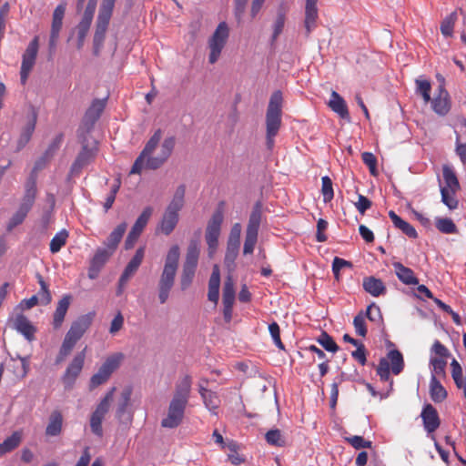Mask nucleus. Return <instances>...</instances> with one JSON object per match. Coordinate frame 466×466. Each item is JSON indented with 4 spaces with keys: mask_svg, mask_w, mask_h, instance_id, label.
<instances>
[{
    "mask_svg": "<svg viewBox=\"0 0 466 466\" xmlns=\"http://www.w3.org/2000/svg\"><path fill=\"white\" fill-rule=\"evenodd\" d=\"M161 138L162 132L157 129L135 160L130 174H141L143 168L155 170L163 166L173 152L175 138L172 137L165 138L159 145Z\"/></svg>",
    "mask_w": 466,
    "mask_h": 466,
    "instance_id": "f257e3e1",
    "label": "nucleus"
},
{
    "mask_svg": "<svg viewBox=\"0 0 466 466\" xmlns=\"http://www.w3.org/2000/svg\"><path fill=\"white\" fill-rule=\"evenodd\" d=\"M179 257V247L172 246L166 256L164 268L157 283L158 300L161 304L167 302L174 286Z\"/></svg>",
    "mask_w": 466,
    "mask_h": 466,
    "instance_id": "f03ea898",
    "label": "nucleus"
},
{
    "mask_svg": "<svg viewBox=\"0 0 466 466\" xmlns=\"http://www.w3.org/2000/svg\"><path fill=\"white\" fill-rule=\"evenodd\" d=\"M95 315V312H88L85 315L79 316L75 321L72 322L56 356V364L63 362L71 353L77 341L84 336V334L91 326Z\"/></svg>",
    "mask_w": 466,
    "mask_h": 466,
    "instance_id": "7ed1b4c3",
    "label": "nucleus"
},
{
    "mask_svg": "<svg viewBox=\"0 0 466 466\" xmlns=\"http://www.w3.org/2000/svg\"><path fill=\"white\" fill-rule=\"evenodd\" d=\"M282 93L275 91L269 99L266 112V144L268 149L274 147V138L281 127Z\"/></svg>",
    "mask_w": 466,
    "mask_h": 466,
    "instance_id": "20e7f679",
    "label": "nucleus"
},
{
    "mask_svg": "<svg viewBox=\"0 0 466 466\" xmlns=\"http://www.w3.org/2000/svg\"><path fill=\"white\" fill-rule=\"evenodd\" d=\"M404 365L402 353L399 350H391L385 358L380 360L376 371L380 380L388 381L390 371L394 375H399L403 370Z\"/></svg>",
    "mask_w": 466,
    "mask_h": 466,
    "instance_id": "39448f33",
    "label": "nucleus"
},
{
    "mask_svg": "<svg viewBox=\"0 0 466 466\" xmlns=\"http://www.w3.org/2000/svg\"><path fill=\"white\" fill-rule=\"evenodd\" d=\"M229 36V28L226 22H220L210 38L208 45L209 48L208 61L210 64H215L225 47Z\"/></svg>",
    "mask_w": 466,
    "mask_h": 466,
    "instance_id": "423d86ee",
    "label": "nucleus"
},
{
    "mask_svg": "<svg viewBox=\"0 0 466 466\" xmlns=\"http://www.w3.org/2000/svg\"><path fill=\"white\" fill-rule=\"evenodd\" d=\"M77 137L82 145V148L70 168V173L74 176L78 175L85 167L89 165L95 159L97 153V147L96 146H89L86 134H83V132L77 133Z\"/></svg>",
    "mask_w": 466,
    "mask_h": 466,
    "instance_id": "0eeeda50",
    "label": "nucleus"
},
{
    "mask_svg": "<svg viewBox=\"0 0 466 466\" xmlns=\"http://www.w3.org/2000/svg\"><path fill=\"white\" fill-rule=\"evenodd\" d=\"M123 360V353H115L107 357L97 372L91 377L90 388L95 389L106 382L112 373L119 368Z\"/></svg>",
    "mask_w": 466,
    "mask_h": 466,
    "instance_id": "6e6552de",
    "label": "nucleus"
},
{
    "mask_svg": "<svg viewBox=\"0 0 466 466\" xmlns=\"http://www.w3.org/2000/svg\"><path fill=\"white\" fill-rule=\"evenodd\" d=\"M116 388L110 389L104 398L97 404L96 410L93 411L90 417V428L91 431L97 437L103 436L102 421L105 415L108 412L111 401L114 399Z\"/></svg>",
    "mask_w": 466,
    "mask_h": 466,
    "instance_id": "1a4fd4ad",
    "label": "nucleus"
},
{
    "mask_svg": "<svg viewBox=\"0 0 466 466\" xmlns=\"http://www.w3.org/2000/svg\"><path fill=\"white\" fill-rule=\"evenodd\" d=\"M224 216L221 208H218L208 220L205 239L208 248L209 256H213L218 246V238L220 236L221 225L223 223Z\"/></svg>",
    "mask_w": 466,
    "mask_h": 466,
    "instance_id": "9d476101",
    "label": "nucleus"
},
{
    "mask_svg": "<svg viewBox=\"0 0 466 466\" xmlns=\"http://www.w3.org/2000/svg\"><path fill=\"white\" fill-rule=\"evenodd\" d=\"M36 195L37 194L34 193V188L32 187L31 185H30V187H28L27 190L25 189V193H24L22 201L20 203V206H19L17 211L12 216V218H10V220L7 224V227H6L7 231H9V232L12 231L15 227H17L18 225H20L24 222L27 214L29 213V211L31 210V208H33V206L35 204Z\"/></svg>",
    "mask_w": 466,
    "mask_h": 466,
    "instance_id": "9b49d317",
    "label": "nucleus"
},
{
    "mask_svg": "<svg viewBox=\"0 0 466 466\" xmlns=\"http://www.w3.org/2000/svg\"><path fill=\"white\" fill-rule=\"evenodd\" d=\"M38 47V36H35L23 54L20 70V80L23 86L26 84L29 74L35 64Z\"/></svg>",
    "mask_w": 466,
    "mask_h": 466,
    "instance_id": "f8f14e48",
    "label": "nucleus"
},
{
    "mask_svg": "<svg viewBox=\"0 0 466 466\" xmlns=\"http://www.w3.org/2000/svg\"><path fill=\"white\" fill-rule=\"evenodd\" d=\"M105 106L106 103L104 100L95 99L86 111L77 133L83 132V134L88 135L96 122L99 119Z\"/></svg>",
    "mask_w": 466,
    "mask_h": 466,
    "instance_id": "ddd939ff",
    "label": "nucleus"
},
{
    "mask_svg": "<svg viewBox=\"0 0 466 466\" xmlns=\"http://www.w3.org/2000/svg\"><path fill=\"white\" fill-rule=\"evenodd\" d=\"M187 405V403L171 400L167 415L161 420V426L168 429L177 428L183 420Z\"/></svg>",
    "mask_w": 466,
    "mask_h": 466,
    "instance_id": "4468645a",
    "label": "nucleus"
},
{
    "mask_svg": "<svg viewBox=\"0 0 466 466\" xmlns=\"http://www.w3.org/2000/svg\"><path fill=\"white\" fill-rule=\"evenodd\" d=\"M86 347L84 348L83 350L76 353L69 365L67 366L64 375H63V382L68 386L72 387L75 383L76 378L80 374L83 370L85 360H86Z\"/></svg>",
    "mask_w": 466,
    "mask_h": 466,
    "instance_id": "2eb2a0df",
    "label": "nucleus"
},
{
    "mask_svg": "<svg viewBox=\"0 0 466 466\" xmlns=\"http://www.w3.org/2000/svg\"><path fill=\"white\" fill-rule=\"evenodd\" d=\"M145 255V248L143 247L137 249L136 254L128 262L127 267L125 268L120 279H119V287L117 289V295L122 293L123 287L127 284L129 279L136 273L141 265Z\"/></svg>",
    "mask_w": 466,
    "mask_h": 466,
    "instance_id": "dca6fc26",
    "label": "nucleus"
},
{
    "mask_svg": "<svg viewBox=\"0 0 466 466\" xmlns=\"http://www.w3.org/2000/svg\"><path fill=\"white\" fill-rule=\"evenodd\" d=\"M114 252L110 251L106 248H99L96 250L94 257L92 258L88 268V278L95 279L98 277L99 272L112 257Z\"/></svg>",
    "mask_w": 466,
    "mask_h": 466,
    "instance_id": "f3484780",
    "label": "nucleus"
},
{
    "mask_svg": "<svg viewBox=\"0 0 466 466\" xmlns=\"http://www.w3.org/2000/svg\"><path fill=\"white\" fill-rule=\"evenodd\" d=\"M432 110L439 116H446L451 107V100L448 91L443 86H439V93L431 98Z\"/></svg>",
    "mask_w": 466,
    "mask_h": 466,
    "instance_id": "a211bd4d",
    "label": "nucleus"
},
{
    "mask_svg": "<svg viewBox=\"0 0 466 466\" xmlns=\"http://www.w3.org/2000/svg\"><path fill=\"white\" fill-rule=\"evenodd\" d=\"M65 13L66 4L64 3L59 4L54 10L49 40L50 47H55L56 45L63 25Z\"/></svg>",
    "mask_w": 466,
    "mask_h": 466,
    "instance_id": "6ab92c4d",
    "label": "nucleus"
},
{
    "mask_svg": "<svg viewBox=\"0 0 466 466\" xmlns=\"http://www.w3.org/2000/svg\"><path fill=\"white\" fill-rule=\"evenodd\" d=\"M420 417L428 433L434 432L440 427L441 420L438 411L431 404H426L423 407Z\"/></svg>",
    "mask_w": 466,
    "mask_h": 466,
    "instance_id": "aec40b11",
    "label": "nucleus"
},
{
    "mask_svg": "<svg viewBox=\"0 0 466 466\" xmlns=\"http://www.w3.org/2000/svg\"><path fill=\"white\" fill-rule=\"evenodd\" d=\"M13 327L19 333H21L28 341L31 342L35 340L36 328L25 315L17 314L13 321Z\"/></svg>",
    "mask_w": 466,
    "mask_h": 466,
    "instance_id": "412c9836",
    "label": "nucleus"
},
{
    "mask_svg": "<svg viewBox=\"0 0 466 466\" xmlns=\"http://www.w3.org/2000/svg\"><path fill=\"white\" fill-rule=\"evenodd\" d=\"M37 121V114L33 111L32 115L28 117L26 124L23 127L19 138L16 143V151L22 150L26 144L30 141L32 135L35 131Z\"/></svg>",
    "mask_w": 466,
    "mask_h": 466,
    "instance_id": "4be33fe9",
    "label": "nucleus"
},
{
    "mask_svg": "<svg viewBox=\"0 0 466 466\" xmlns=\"http://www.w3.org/2000/svg\"><path fill=\"white\" fill-rule=\"evenodd\" d=\"M442 177L443 184H441V180H439L440 190L441 189H450L453 190H461V185L454 171L453 167L448 164H444L442 166Z\"/></svg>",
    "mask_w": 466,
    "mask_h": 466,
    "instance_id": "5701e85b",
    "label": "nucleus"
},
{
    "mask_svg": "<svg viewBox=\"0 0 466 466\" xmlns=\"http://www.w3.org/2000/svg\"><path fill=\"white\" fill-rule=\"evenodd\" d=\"M64 417L60 410H55L48 418V423L46 428V435L48 437H56L63 431Z\"/></svg>",
    "mask_w": 466,
    "mask_h": 466,
    "instance_id": "b1692460",
    "label": "nucleus"
},
{
    "mask_svg": "<svg viewBox=\"0 0 466 466\" xmlns=\"http://www.w3.org/2000/svg\"><path fill=\"white\" fill-rule=\"evenodd\" d=\"M71 302V296L65 295L57 303L53 315L52 325L55 329L61 328Z\"/></svg>",
    "mask_w": 466,
    "mask_h": 466,
    "instance_id": "393cba45",
    "label": "nucleus"
},
{
    "mask_svg": "<svg viewBox=\"0 0 466 466\" xmlns=\"http://www.w3.org/2000/svg\"><path fill=\"white\" fill-rule=\"evenodd\" d=\"M178 213L166 208L157 230L160 231L166 236L170 235L172 231L175 229L178 222Z\"/></svg>",
    "mask_w": 466,
    "mask_h": 466,
    "instance_id": "a878e982",
    "label": "nucleus"
},
{
    "mask_svg": "<svg viewBox=\"0 0 466 466\" xmlns=\"http://www.w3.org/2000/svg\"><path fill=\"white\" fill-rule=\"evenodd\" d=\"M392 266L396 276L403 284L417 285L419 283V279L411 268L405 267L400 262H394Z\"/></svg>",
    "mask_w": 466,
    "mask_h": 466,
    "instance_id": "bb28decb",
    "label": "nucleus"
},
{
    "mask_svg": "<svg viewBox=\"0 0 466 466\" xmlns=\"http://www.w3.org/2000/svg\"><path fill=\"white\" fill-rule=\"evenodd\" d=\"M191 377L189 375H185L177 384L172 400L187 403L191 390Z\"/></svg>",
    "mask_w": 466,
    "mask_h": 466,
    "instance_id": "cd10ccee",
    "label": "nucleus"
},
{
    "mask_svg": "<svg viewBox=\"0 0 466 466\" xmlns=\"http://www.w3.org/2000/svg\"><path fill=\"white\" fill-rule=\"evenodd\" d=\"M219 286H220V271L218 265H214L213 270L208 281V299L215 304L218 303L219 298Z\"/></svg>",
    "mask_w": 466,
    "mask_h": 466,
    "instance_id": "c85d7f7f",
    "label": "nucleus"
},
{
    "mask_svg": "<svg viewBox=\"0 0 466 466\" xmlns=\"http://www.w3.org/2000/svg\"><path fill=\"white\" fill-rule=\"evenodd\" d=\"M110 19L111 18L106 16L97 15L94 35V46L97 49L100 48L104 43Z\"/></svg>",
    "mask_w": 466,
    "mask_h": 466,
    "instance_id": "c756f323",
    "label": "nucleus"
},
{
    "mask_svg": "<svg viewBox=\"0 0 466 466\" xmlns=\"http://www.w3.org/2000/svg\"><path fill=\"white\" fill-rule=\"evenodd\" d=\"M127 228V224L126 222H122L116 226V228L109 234L106 240L105 241L106 248L114 252L116 250Z\"/></svg>",
    "mask_w": 466,
    "mask_h": 466,
    "instance_id": "7c9ffc66",
    "label": "nucleus"
},
{
    "mask_svg": "<svg viewBox=\"0 0 466 466\" xmlns=\"http://www.w3.org/2000/svg\"><path fill=\"white\" fill-rule=\"evenodd\" d=\"M362 286L364 290L373 297H379L386 292V287L382 280L375 277L364 278Z\"/></svg>",
    "mask_w": 466,
    "mask_h": 466,
    "instance_id": "2f4dec72",
    "label": "nucleus"
},
{
    "mask_svg": "<svg viewBox=\"0 0 466 466\" xmlns=\"http://www.w3.org/2000/svg\"><path fill=\"white\" fill-rule=\"evenodd\" d=\"M51 158H47L46 157V154L44 153V155L39 159H37L35 161L34 167L25 184V190H27L28 187H30V185H31L32 187L34 188V193L37 194V187H36L37 172L42 170L46 166L47 162Z\"/></svg>",
    "mask_w": 466,
    "mask_h": 466,
    "instance_id": "473e14b6",
    "label": "nucleus"
},
{
    "mask_svg": "<svg viewBox=\"0 0 466 466\" xmlns=\"http://www.w3.org/2000/svg\"><path fill=\"white\" fill-rule=\"evenodd\" d=\"M430 395L431 400L436 403H441L447 399L448 393L445 388L441 385V381L431 375L430 380Z\"/></svg>",
    "mask_w": 466,
    "mask_h": 466,
    "instance_id": "72a5a7b5",
    "label": "nucleus"
},
{
    "mask_svg": "<svg viewBox=\"0 0 466 466\" xmlns=\"http://www.w3.org/2000/svg\"><path fill=\"white\" fill-rule=\"evenodd\" d=\"M389 217L390 218L393 225L400 229L405 235L409 238H416L418 237V233L414 227L410 225L409 222L403 220L400 216H398L393 210L389 212Z\"/></svg>",
    "mask_w": 466,
    "mask_h": 466,
    "instance_id": "f704fd0d",
    "label": "nucleus"
},
{
    "mask_svg": "<svg viewBox=\"0 0 466 466\" xmlns=\"http://www.w3.org/2000/svg\"><path fill=\"white\" fill-rule=\"evenodd\" d=\"M132 390L131 388H126L122 390L120 399L116 408V417L117 420H122L130 406Z\"/></svg>",
    "mask_w": 466,
    "mask_h": 466,
    "instance_id": "c9c22d12",
    "label": "nucleus"
},
{
    "mask_svg": "<svg viewBox=\"0 0 466 466\" xmlns=\"http://www.w3.org/2000/svg\"><path fill=\"white\" fill-rule=\"evenodd\" d=\"M7 369L12 370L15 378L23 379L29 371V361L26 358L21 357L18 360L11 359Z\"/></svg>",
    "mask_w": 466,
    "mask_h": 466,
    "instance_id": "e433bc0d",
    "label": "nucleus"
},
{
    "mask_svg": "<svg viewBox=\"0 0 466 466\" xmlns=\"http://www.w3.org/2000/svg\"><path fill=\"white\" fill-rule=\"evenodd\" d=\"M329 106L342 118L349 117V110L345 100L336 92L332 91Z\"/></svg>",
    "mask_w": 466,
    "mask_h": 466,
    "instance_id": "4c0bfd02",
    "label": "nucleus"
},
{
    "mask_svg": "<svg viewBox=\"0 0 466 466\" xmlns=\"http://www.w3.org/2000/svg\"><path fill=\"white\" fill-rule=\"evenodd\" d=\"M261 221V205L257 203L249 216L246 233L256 235L258 234V228Z\"/></svg>",
    "mask_w": 466,
    "mask_h": 466,
    "instance_id": "58836bf2",
    "label": "nucleus"
},
{
    "mask_svg": "<svg viewBox=\"0 0 466 466\" xmlns=\"http://www.w3.org/2000/svg\"><path fill=\"white\" fill-rule=\"evenodd\" d=\"M35 278L40 286V289L37 292V294L35 296L38 299L39 304L44 305V306L48 305L52 300V296H51L48 285L45 281L43 276L40 273H36Z\"/></svg>",
    "mask_w": 466,
    "mask_h": 466,
    "instance_id": "ea45409f",
    "label": "nucleus"
},
{
    "mask_svg": "<svg viewBox=\"0 0 466 466\" xmlns=\"http://www.w3.org/2000/svg\"><path fill=\"white\" fill-rule=\"evenodd\" d=\"M185 194H186L185 185L178 186L174 193L172 200L167 207V209H169V210L178 213L184 206Z\"/></svg>",
    "mask_w": 466,
    "mask_h": 466,
    "instance_id": "a19ab883",
    "label": "nucleus"
},
{
    "mask_svg": "<svg viewBox=\"0 0 466 466\" xmlns=\"http://www.w3.org/2000/svg\"><path fill=\"white\" fill-rule=\"evenodd\" d=\"M152 213L153 208L151 207L145 208L140 216L137 218L130 231L140 237L141 233L148 223Z\"/></svg>",
    "mask_w": 466,
    "mask_h": 466,
    "instance_id": "79ce46f5",
    "label": "nucleus"
},
{
    "mask_svg": "<svg viewBox=\"0 0 466 466\" xmlns=\"http://www.w3.org/2000/svg\"><path fill=\"white\" fill-rule=\"evenodd\" d=\"M199 252L198 243L197 241H191L187 248L183 266L197 268Z\"/></svg>",
    "mask_w": 466,
    "mask_h": 466,
    "instance_id": "37998d69",
    "label": "nucleus"
},
{
    "mask_svg": "<svg viewBox=\"0 0 466 466\" xmlns=\"http://www.w3.org/2000/svg\"><path fill=\"white\" fill-rule=\"evenodd\" d=\"M20 442L21 433L18 431H15L11 436L6 438L2 443H0V457L17 448Z\"/></svg>",
    "mask_w": 466,
    "mask_h": 466,
    "instance_id": "c03bdc74",
    "label": "nucleus"
},
{
    "mask_svg": "<svg viewBox=\"0 0 466 466\" xmlns=\"http://www.w3.org/2000/svg\"><path fill=\"white\" fill-rule=\"evenodd\" d=\"M461 190H453L451 191L450 189H441L440 190L441 196V202L450 209L454 210L459 208V198L457 197V194Z\"/></svg>",
    "mask_w": 466,
    "mask_h": 466,
    "instance_id": "a18cd8bd",
    "label": "nucleus"
},
{
    "mask_svg": "<svg viewBox=\"0 0 466 466\" xmlns=\"http://www.w3.org/2000/svg\"><path fill=\"white\" fill-rule=\"evenodd\" d=\"M318 17V7H305L304 25L306 28L307 35H309L311 33V31L316 27V22Z\"/></svg>",
    "mask_w": 466,
    "mask_h": 466,
    "instance_id": "49530a36",
    "label": "nucleus"
},
{
    "mask_svg": "<svg viewBox=\"0 0 466 466\" xmlns=\"http://www.w3.org/2000/svg\"><path fill=\"white\" fill-rule=\"evenodd\" d=\"M223 305H232L235 301V287H234V281L230 276H228L225 282L223 287Z\"/></svg>",
    "mask_w": 466,
    "mask_h": 466,
    "instance_id": "de8ad7c7",
    "label": "nucleus"
},
{
    "mask_svg": "<svg viewBox=\"0 0 466 466\" xmlns=\"http://www.w3.org/2000/svg\"><path fill=\"white\" fill-rule=\"evenodd\" d=\"M68 238V232L66 229L60 230L56 233L50 241V251L55 254L66 245Z\"/></svg>",
    "mask_w": 466,
    "mask_h": 466,
    "instance_id": "09e8293b",
    "label": "nucleus"
},
{
    "mask_svg": "<svg viewBox=\"0 0 466 466\" xmlns=\"http://www.w3.org/2000/svg\"><path fill=\"white\" fill-rule=\"evenodd\" d=\"M435 226L440 232L444 234H455L458 231L454 222L448 218H438Z\"/></svg>",
    "mask_w": 466,
    "mask_h": 466,
    "instance_id": "8fccbe9b",
    "label": "nucleus"
},
{
    "mask_svg": "<svg viewBox=\"0 0 466 466\" xmlns=\"http://www.w3.org/2000/svg\"><path fill=\"white\" fill-rule=\"evenodd\" d=\"M265 440L271 446L283 447L286 444L284 436L278 429L268 431L265 435Z\"/></svg>",
    "mask_w": 466,
    "mask_h": 466,
    "instance_id": "3c124183",
    "label": "nucleus"
},
{
    "mask_svg": "<svg viewBox=\"0 0 466 466\" xmlns=\"http://www.w3.org/2000/svg\"><path fill=\"white\" fill-rule=\"evenodd\" d=\"M240 245L234 243H227V250L225 254V265L231 268L235 265V260L238 258Z\"/></svg>",
    "mask_w": 466,
    "mask_h": 466,
    "instance_id": "603ef678",
    "label": "nucleus"
},
{
    "mask_svg": "<svg viewBox=\"0 0 466 466\" xmlns=\"http://www.w3.org/2000/svg\"><path fill=\"white\" fill-rule=\"evenodd\" d=\"M457 13L452 12L446 16L441 24V32L444 36H451L455 22L457 21Z\"/></svg>",
    "mask_w": 466,
    "mask_h": 466,
    "instance_id": "864d4df0",
    "label": "nucleus"
},
{
    "mask_svg": "<svg viewBox=\"0 0 466 466\" xmlns=\"http://www.w3.org/2000/svg\"><path fill=\"white\" fill-rule=\"evenodd\" d=\"M321 193L325 203L331 201L334 198L332 180L328 176L321 178Z\"/></svg>",
    "mask_w": 466,
    "mask_h": 466,
    "instance_id": "5fc2aeb1",
    "label": "nucleus"
},
{
    "mask_svg": "<svg viewBox=\"0 0 466 466\" xmlns=\"http://www.w3.org/2000/svg\"><path fill=\"white\" fill-rule=\"evenodd\" d=\"M196 268L183 266L182 273L180 276V288L182 290H186L191 285L194 276H195Z\"/></svg>",
    "mask_w": 466,
    "mask_h": 466,
    "instance_id": "6e6d98bb",
    "label": "nucleus"
},
{
    "mask_svg": "<svg viewBox=\"0 0 466 466\" xmlns=\"http://www.w3.org/2000/svg\"><path fill=\"white\" fill-rule=\"evenodd\" d=\"M317 341L327 350L330 352H336L339 350L338 344L335 342L333 338L327 332L323 331Z\"/></svg>",
    "mask_w": 466,
    "mask_h": 466,
    "instance_id": "4d7b16f0",
    "label": "nucleus"
},
{
    "mask_svg": "<svg viewBox=\"0 0 466 466\" xmlns=\"http://www.w3.org/2000/svg\"><path fill=\"white\" fill-rule=\"evenodd\" d=\"M93 20L82 17L81 21L76 26L77 29V38H78V47H81L84 40L89 31L91 23Z\"/></svg>",
    "mask_w": 466,
    "mask_h": 466,
    "instance_id": "13d9d810",
    "label": "nucleus"
},
{
    "mask_svg": "<svg viewBox=\"0 0 466 466\" xmlns=\"http://www.w3.org/2000/svg\"><path fill=\"white\" fill-rule=\"evenodd\" d=\"M202 400L206 408L216 414L217 410L218 409L220 404V400L218 394L211 390L209 393L204 396Z\"/></svg>",
    "mask_w": 466,
    "mask_h": 466,
    "instance_id": "bf43d9fd",
    "label": "nucleus"
},
{
    "mask_svg": "<svg viewBox=\"0 0 466 466\" xmlns=\"http://www.w3.org/2000/svg\"><path fill=\"white\" fill-rule=\"evenodd\" d=\"M364 316L376 324H380L383 320L380 308L375 303H371L368 306Z\"/></svg>",
    "mask_w": 466,
    "mask_h": 466,
    "instance_id": "052dcab7",
    "label": "nucleus"
},
{
    "mask_svg": "<svg viewBox=\"0 0 466 466\" xmlns=\"http://www.w3.org/2000/svg\"><path fill=\"white\" fill-rule=\"evenodd\" d=\"M430 364L432 366L431 375L445 376V369L447 366V360L443 358H431Z\"/></svg>",
    "mask_w": 466,
    "mask_h": 466,
    "instance_id": "680f3d73",
    "label": "nucleus"
},
{
    "mask_svg": "<svg viewBox=\"0 0 466 466\" xmlns=\"http://www.w3.org/2000/svg\"><path fill=\"white\" fill-rule=\"evenodd\" d=\"M417 92L421 95L425 103L431 101V85L428 80H416Z\"/></svg>",
    "mask_w": 466,
    "mask_h": 466,
    "instance_id": "e2e57ef3",
    "label": "nucleus"
},
{
    "mask_svg": "<svg viewBox=\"0 0 466 466\" xmlns=\"http://www.w3.org/2000/svg\"><path fill=\"white\" fill-rule=\"evenodd\" d=\"M353 326L359 336L365 337L367 335L368 330L365 323V316L362 311L354 317Z\"/></svg>",
    "mask_w": 466,
    "mask_h": 466,
    "instance_id": "0e129e2a",
    "label": "nucleus"
},
{
    "mask_svg": "<svg viewBox=\"0 0 466 466\" xmlns=\"http://www.w3.org/2000/svg\"><path fill=\"white\" fill-rule=\"evenodd\" d=\"M268 331L273 339L274 344L281 350H285V346L280 339V329L277 322H272L268 325Z\"/></svg>",
    "mask_w": 466,
    "mask_h": 466,
    "instance_id": "69168bd1",
    "label": "nucleus"
},
{
    "mask_svg": "<svg viewBox=\"0 0 466 466\" xmlns=\"http://www.w3.org/2000/svg\"><path fill=\"white\" fill-rule=\"evenodd\" d=\"M344 268H351L352 263L341 258L335 257L332 262V272L337 280L339 279V271Z\"/></svg>",
    "mask_w": 466,
    "mask_h": 466,
    "instance_id": "338daca9",
    "label": "nucleus"
},
{
    "mask_svg": "<svg viewBox=\"0 0 466 466\" xmlns=\"http://www.w3.org/2000/svg\"><path fill=\"white\" fill-rule=\"evenodd\" d=\"M363 163L370 168V174L375 176L377 174V158L370 152H363L361 154Z\"/></svg>",
    "mask_w": 466,
    "mask_h": 466,
    "instance_id": "774afa93",
    "label": "nucleus"
}]
</instances>
